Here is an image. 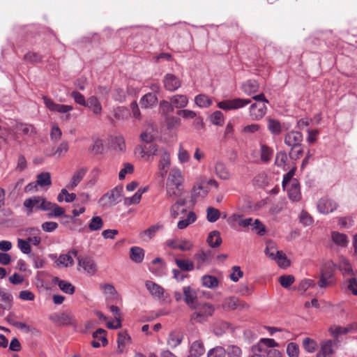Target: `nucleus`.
Wrapping results in <instances>:
<instances>
[{
  "mask_svg": "<svg viewBox=\"0 0 357 357\" xmlns=\"http://www.w3.org/2000/svg\"><path fill=\"white\" fill-rule=\"evenodd\" d=\"M191 308L195 310L190 316V321L193 324L206 321L214 312V307L207 303L195 305V307Z\"/></svg>",
  "mask_w": 357,
  "mask_h": 357,
  "instance_id": "1",
  "label": "nucleus"
},
{
  "mask_svg": "<svg viewBox=\"0 0 357 357\" xmlns=\"http://www.w3.org/2000/svg\"><path fill=\"white\" fill-rule=\"evenodd\" d=\"M303 138L301 132L294 130L287 132L284 136V144L291 148V151H294L292 154H295L296 158L301 156L303 153L301 148Z\"/></svg>",
  "mask_w": 357,
  "mask_h": 357,
  "instance_id": "2",
  "label": "nucleus"
},
{
  "mask_svg": "<svg viewBox=\"0 0 357 357\" xmlns=\"http://www.w3.org/2000/svg\"><path fill=\"white\" fill-rule=\"evenodd\" d=\"M123 188L116 186L103 195L99 199L100 205L103 208L115 206L121 202Z\"/></svg>",
  "mask_w": 357,
  "mask_h": 357,
  "instance_id": "3",
  "label": "nucleus"
},
{
  "mask_svg": "<svg viewBox=\"0 0 357 357\" xmlns=\"http://www.w3.org/2000/svg\"><path fill=\"white\" fill-rule=\"evenodd\" d=\"M251 103V99L234 98L220 101L218 103V107L223 110H234L245 107Z\"/></svg>",
  "mask_w": 357,
  "mask_h": 357,
  "instance_id": "4",
  "label": "nucleus"
},
{
  "mask_svg": "<svg viewBox=\"0 0 357 357\" xmlns=\"http://www.w3.org/2000/svg\"><path fill=\"white\" fill-rule=\"evenodd\" d=\"M189 100L187 96L182 94H176L172 96L169 102L167 100H162V105H167V109L172 112L174 108L183 109L188 104Z\"/></svg>",
  "mask_w": 357,
  "mask_h": 357,
  "instance_id": "5",
  "label": "nucleus"
},
{
  "mask_svg": "<svg viewBox=\"0 0 357 357\" xmlns=\"http://www.w3.org/2000/svg\"><path fill=\"white\" fill-rule=\"evenodd\" d=\"M278 346V343L276 342L274 339L261 338L257 344H254L252 347V351L256 356H260L263 352L268 351L266 349H274Z\"/></svg>",
  "mask_w": 357,
  "mask_h": 357,
  "instance_id": "6",
  "label": "nucleus"
},
{
  "mask_svg": "<svg viewBox=\"0 0 357 357\" xmlns=\"http://www.w3.org/2000/svg\"><path fill=\"white\" fill-rule=\"evenodd\" d=\"M337 344L331 340H326L321 342L320 349L316 357H333L336 351Z\"/></svg>",
  "mask_w": 357,
  "mask_h": 357,
  "instance_id": "7",
  "label": "nucleus"
},
{
  "mask_svg": "<svg viewBox=\"0 0 357 357\" xmlns=\"http://www.w3.org/2000/svg\"><path fill=\"white\" fill-rule=\"evenodd\" d=\"M43 99L46 107L52 112L67 114L73 109V107L71 105L56 103L52 99L45 96L43 97Z\"/></svg>",
  "mask_w": 357,
  "mask_h": 357,
  "instance_id": "8",
  "label": "nucleus"
},
{
  "mask_svg": "<svg viewBox=\"0 0 357 357\" xmlns=\"http://www.w3.org/2000/svg\"><path fill=\"white\" fill-rule=\"evenodd\" d=\"M158 155L160 156L158 165L159 174L163 178L165 177L170 166V155L167 149L161 148Z\"/></svg>",
  "mask_w": 357,
  "mask_h": 357,
  "instance_id": "9",
  "label": "nucleus"
},
{
  "mask_svg": "<svg viewBox=\"0 0 357 357\" xmlns=\"http://www.w3.org/2000/svg\"><path fill=\"white\" fill-rule=\"evenodd\" d=\"M162 82L165 89L169 92L176 91L181 86L180 78L172 73H167L164 76Z\"/></svg>",
  "mask_w": 357,
  "mask_h": 357,
  "instance_id": "10",
  "label": "nucleus"
},
{
  "mask_svg": "<svg viewBox=\"0 0 357 357\" xmlns=\"http://www.w3.org/2000/svg\"><path fill=\"white\" fill-rule=\"evenodd\" d=\"M318 211L322 214H328L333 212L338 206L337 204L333 199L324 197L317 202Z\"/></svg>",
  "mask_w": 357,
  "mask_h": 357,
  "instance_id": "11",
  "label": "nucleus"
},
{
  "mask_svg": "<svg viewBox=\"0 0 357 357\" xmlns=\"http://www.w3.org/2000/svg\"><path fill=\"white\" fill-rule=\"evenodd\" d=\"M267 112V107L263 102H255L250 105V116L253 121L261 119Z\"/></svg>",
  "mask_w": 357,
  "mask_h": 357,
  "instance_id": "12",
  "label": "nucleus"
},
{
  "mask_svg": "<svg viewBox=\"0 0 357 357\" xmlns=\"http://www.w3.org/2000/svg\"><path fill=\"white\" fill-rule=\"evenodd\" d=\"M78 266L90 275H93L97 271V266L94 260L88 256L77 257Z\"/></svg>",
  "mask_w": 357,
  "mask_h": 357,
  "instance_id": "13",
  "label": "nucleus"
},
{
  "mask_svg": "<svg viewBox=\"0 0 357 357\" xmlns=\"http://www.w3.org/2000/svg\"><path fill=\"white\" fill-rule=\"evenodd\" d=\"M185 208V202L183 200L177 201L170 208V215L173 219L183 218V216L187 215Z\"/></svg>",
  "mask_w": 357,
  "mask_h": 357,
  "instance_id": "14",
  "label": "nucleus"
},
{
  "mask_svg": "<svg viewBox=\"0 0 357 357\" xmlns=\"http://www.w3.org/2000/svg\"><path fill=\"white\" fill-rule=\"evenodd\" d=\"M160 149L161 148L154 144L139 145L136 148V151H139L142 158L157 155L159 154Z\"/></svg>",
  "mask_w": 357,
  "mask_h": 357,
  "instance_id": "15",
  "label": "nucleus"
},
{
  "mask_svg": "<svg viewBox=\"0 0 357 357\" xmlns=\"http://www.w3.org/2000/svg\"><path fill=\"white\" fill-rule=\"evenodd\" d=\"M267 129L273 135H279L286 130L284 124L276 119L266 117Z\"/></svg>",
  "mask_w": 357,
  "mask_h": 357,
  "instance_id": "16",
  "label": "nucleus"
},
{
  "mask_svg": "<svg viewBox=\"0 0 357 357\" xmlns=\"http://www.w3.org/2000/svg\"><path fill=\"white\" fill-rule=\"evenodd\" d=\"M40 196H33L24 201L23 206L26 209L27 215H31L33 211H40L38 206L41 202Z\"/></svg>",
  "mask_w": 357,
  "mask_h": 357,
  "instance_id": "17",
  "label": "nucleus"
},
{
  "mask_svg": "<svg viewBox=\"0 0 357 357\" xmlns=\"http://www.w3.org/2000/svg\"><path fill=\"white\" fill-rule=\"evenodd\" d=\"M183 183V176L181 172L177 168H172L167 178L168 185L175 186L178 190Z\"/></svg>",
  "mask_w": 357,
  "mask_h": 357,
  "instance_id": "18",
  "label": "nucleus"
},
{
  "mask_svg": "<svg viewBox=\"0 0 357 357\" xmlns=\"http://www.w3.org/2000/svg\"><path fill=\"white\" fill-rule=\"evenodd\" d=\"M167 245L172 249H178L181 251H189L193 247L192 243L188 240L179 241L176 239H171L167 241Z\"/></svg>",
  "mask_w": 357,
  "mask_h": 357,
  "instance_id": "19",
  "label": "nucleus"
},
{
  "mask_svg": "<svg viewBox=\"0 0 357 357\" xmlns=\"http://www.w3.org/2000/svg\"><path fill=\"white\" fill-rule=\"evenodd\" d=\"M288 197L292 202H298L301 199L300 184L296 179H294L287 189Z\"/></svg>",
  "mask_w": 357,
  "mask_h": 357,
  "instance_id": "20",
  "label": "nucleus"
},
{
  "mask_svg": "<svg viewBox=\"0 0 357 357\" xmlns=\"http://www.w3.org/2000/svg\"><path fill=\"white\" fill-rule=\"evenodd\" d=\"M145 287L148 291L151 294V296L159 299L163 297L165 290L159 284L155 283L153 281L147 280L145 282Z\"/></svg>",
  "mask_w": 357,
  "mask_h": 357,
  "instance_id": "21",
  "label": "nucleus"
},
{
  "mask_svg": "<svg viewBox=\"0 0 357 357\" xmlns=\"http://www.w3.org/2000/svg\"><path fill=\"white\" fill-rule=\"evenodd\" d=\"M228 222L230 225L237 223L239 227L247 228L251 226L253 219L252 218H243V215L241 214H233L229 218Z\"/></svg>",
  "mask_w": 357,
  "mask_h": 357,
  "instance_id": "22",
  "label": "nucleus"
},
{
  "mask_svg": "<svg viewBox=\"0 0 357 357\" xmlns=\"http://www.w3.org/2000/svg\"><path fill=\"white\" fill-rule=\"evenodd\" d=\"M268 254L269 258L275 261L280 267L287 268L289 266L290 261L282 251H276L275 253L268 252Z\"/></svg>",
  "mask_w": 357,
  "mask_h": 357,
  "instance_id": "23",
  "label": "nucleus"
},
{
  "mask_svg": "<svg viewBox=\"0 0 357 357\" xmlns=\"http://www.w3.org/2000/svg\"><path fill=\"white\" fill-rule=\"evenodd\" d=\"M183 299L185 303L190 307H195V302L197 298L196 291L190 286H185L183 288Z\"/></svg>",
  "mask_w": 357,
  "mask_h": 357,
  "instance_id": "24",
  "label": "nucleus"
},
{
  "mask_svg": "<svg viewBox=\"0 0 357 357\" xmlns=\"http://www.w3.org/2000/svg\"><path fill=\"white\" fill-rule=\"evenodd\" d=\"M52 282L57 284L59 289L66 294L72 295L75 291V288L72 283L64 280H61L58 277L54 278Z\"/></svg>",
  "mask_w": 357,
  "mask_h": 357,
  "instance_id": "25",
  "label": "nucleus"
},
{
  "mask_svg": "<svg viewBox=\"0 0 357 357\" xmlns=\"http://www.w3.org/2000/svg\"><path fill=\"white\" fill-rule=\"evenodd\" d=\"M84 107H88L96 115L100 114L102 110L101 103L96 96H90Z\"/></svg>",
  "mask_w": 357,
  "mask_h": 357,
  "instance_id": "26",
  "label": "nucleus"
},
{
  "mask_svg": "<svg viewBox=\"0 0 357 357\" xmlns=\"http://www.w3.org/2000/svg\"><path fill=\"white\" fill-rule=\"evenodd\" d=\"M247 305L246 303L241 302L236 297H229L224 300L222 303V307L225 310H235L238 307L243 308Z\"/></svg>",
  "mask_w": 357,
  "mask_h": 357,
  "instance_id": "27",
  "label": "nucleus"
},
{
  "mask_svg": "<svg viewBox=\"0 0 357 357\" xmlns=\"http://www.w3.org/2000/svg\"><path fill=\"white\" fill-rule=\"evenodd\" d=\"M145 252L144 249L138 246H133L130 250V259L136 263L140 264L144 260Z\"/></svg>",
  "mask_w": 357,
  "mask_h": 357,
  "instance_id": "28",
  "label": "nucleus"
},
{
  "mask_svg": "<svg viewBox=\"0 0 357 357\" xmlns=\"http://www.w3.org/2000/svg\"><path fill=\"white\" fill-rule=\"evenodd\" d=\"M259 86L257 81L249 79L243 82L241 86V89L248 96L256 93L259 90Z\"/></svg>",
  "mask_w": 357,
  "mask_h": 357,
  "instance_id": "29",
  "label": "nucleus"
},
{
  "mask_svg": "<svg viewBox=\"0 0 357 357\" xmlns=\"http://www.w3.org/2000/svg\"><path fill=\"white\" fill-rule=\"evenodd\" d=\"M87 172V167H82L76 171L73 174L68 187L70 188L77 187L80 181L83 179Z\"/></svg>",
  "mask_w": 357,
  "mask_h": 357,
  "instance_id": "30",
  "label": "nucleus"
},
{
  "mask_svg": "<svg viewBox=\"0 0 357 357\" xmlns=\"http://www.w3.org/2000/svg\"><path fill=\"white\" fill-rule=\"evenodd\" d=\"M177 227L179 229H184L190 224L195 222L197 220V215L193 211H188L187 215L183 216V218H179Z\"/></svg>",
  "mask_w": 357,
  "mask_h": 357,
  "instance_id": "31",
  "label": "nucleus"
},
{
  "mask_svg": "<svg viewBox=\"0 0 357 357\" xmlns=\"http://www.w3.org/2000/svg\"><path fill=\"white\" fill-rule=\"evenodd\" d=\"M47 216L49 218H57V217H63V218H72L70 215H66L65 214V210L59 206L58 204L54 203L52 204V206H51L50 211H48V213L47 214Z\"/></svg>",
  "mask_w": 357,
  "mask_h": 357,
  "instance_id": "32",
  "label": "nucleus"
},
{
  "mask_svg": "<svg viewBox=\"0 0 357 357\" xmlns=\"http://www.w3.org/2000/svg\"><path fill=\"white\" fill-rule=\"evenodd\" d=\"M331 238L335 245L342 248L347 247L349 244L348 236L346 234L338 231H332Z\"/></svg>",
  "mask_w": 357,
  "mask_h": 357,
  "instance_id": "33",
  "label": "nucleus"
},
{
  "mask_svg": "<svg viewBox=\"0 0 357 357\" xmlns=\"http://www.w3.org/2000/svg\"><path fill=\"white\" fill-rule=\"evenodd\" d=\"M205 352L204 344L200 340L193 342L190 348V354L191 357H200Z\"/></svg>",
  "mask_w": 357,
  "mask_h": 357,
  "instance_id": "34",
  "label": "nucleus"
},
{
  "mask_svg": "<svg viewBox=\"0 0 357 357\" xmlns=\"http://www.w3.org/2000/svg\"><path fill=\"white\" fill-rule=\"evenodd\" d=\"M216 175L222 180H228L230 178V172L226 165L222 162H217L215 165Z\"/></svg>",
  "mask_w": 357,
  "mask_h": 357,
  "instance_id": "35",
  "label": "nucleus"
},
{
  "mask_svg": "<svg viewBox=\"0 0 357 357\" xmlns=\"http://www.w3.org/2000/svg\"><path fill=\"white\" fill-rule=\"evenodd\" d=\"M158 102V98L155 94L148 93L143 96L140 100L142 107L149 108L155 105Z\"/></svg>",
  "mask_w": 357,
  "mask_h": 357,
  "instance_id": "36",
  "label": "nucleus"
},
{
  "mask_svg": "<svg viewBox=\"0 0 357 357\" xmlns=\"http://www.w3.org/2000/svg\"><path fill=\"white\" fill-rule=\"evenodd\" d=\"M183 338V334L179 331H172L167 339V344L171 348H176L182 342Z\"/></svg>",
  "mask_w": 357,
  "mask_h": 357,
  "instance_id": "37",
  "label": "nucleus"
},
{
  "mask_svg": "<svg viewBox=\"0 0 357 357\" xmlns=\"http://www.w3.org/2000/svg\"><path fill=\"white\" fill-rule=\"evenodd\" d=\"M162 226L161 225L157 224L149 227L147 229H145L140 234L141 238L145 241H148L151 240L156 233L162 229Z\"/></svg>",
  "mask_w": 357,
  "mask_h": 357,
  "instance_id": "38",
  "label": "nucleus"
},
{
  "mask_svg": "<svg viewBox=\"0 0 357 357\" xmlns=\"http://www.w3.org/2000/svg\"><path fill=\"white\" fill-rule=\"evenodd\" d=\"M208 192V190L204 185V182H199L195 184L192 190V197L197 199L198 197H204Z\"/></svg>",
  "mask_w": 357,
  "mask_h": 357,
  "instance_id": "39",
  "label": "nucleus"
},
{
  "mask_svg": "<svg viewBox=\"0 0 357 357\" xmlns=\"http://www.w3.org/2000/svg\"><path fill=\"white\" fill-rule=\"evenodd\" d=\"M55 264L58 267H69L74 264V260L69 254H61L55 261Z\"/></svg>",
  "mask_w": 357,
  "mask_h": 357,
  "instance_id": "40",
  "label": "nucleus"
},
{
  "mask_svg": "<svg viewBox=\"0 0 357 357\" xmlns=\"http://www.w3.org/2000/svg\"><path fill=\"white\" fill-rule=\"evenodd\" d=\"M206 242L211 248L220 246L222 243L220 232L217 230L211 231L207 237Z\"/></svg>",
  "mask_w": 357,
  "mask_h": 357,
  "instance_id": "41",
  "label": "nucleus"
},
{
  "mask_svg": "<svg viewBox=\"0 0 357 357\" xmlns=\"http://www.w3.org/2000/svg\"><path fill=\"white\" fill-rule=\"evenodd\" d=\"M195 259L197 261L199 266H203L211 262V251L200 250L195 255Z\"/></svg>",
  "mask_w": 357,
  "mask_h": 357,
  "instance_id": "42",
  "label": "nucleus"
},
{
  "mask_svg": "<svg viewBox=\"0 0 357 357\" xmlns=\"http://www.w3.org/2000/svg\"><path fill=\"white\" fill-rule=\"evenodd\" d=\"M202 286L208 289H215L219 284L216 277L211 275H204L201 278Z\"/></svg>",
  "mask_w": 357,
  "mask_h": 357,
  "instance_id": "43",
  "label": "nucleus"
},
{
  "mask_svg": "<svg viewBox=\"0 0 357 357\" xmlns=\"http://www.w3.org/2000/svg\"><path fill=\"white\" fill-rule=\"evenodd\" d=\"M195 104L200 108H206L212 105V100L205 94H199L195 97Z\"/></svg>",
  "mask_w": 357,
  "mask_h": 357,
  "instance_id": "44",
  "label": "nucleus"
},
{
  "mask_svg": "<svg viewBox=\"0 0 357 357\" xmlns=\"http://www.w3.org/2000/svg\"><path fill=\"white\" fill-rule=\"evenodd\" d=\"M332 275V273L330 271H322L318 282L319 287L321 288H326L331 286L332 284L331 280Z\"/></svg>",
  "mask_w": 357,
  "mask_h": 357,
  "instance_id": "45",
  "label": "nucleus"
},
{
  "mask_svg": "<svg viewBox=\"0 0 357 357\" xmlns=\"http://www.w3.org/2000/svg\"><path fill=\"white\" fill-rule=\"evenodd\" d=\"M261 160L264 162H268L273 155V151L266 144H261L260 145Z\"/></svg>",
  "mask_w": 357,
  "mask_h": 357,
  "instance_id": "46",
  "label": "nucleus"
},
{
  "mask_svg": "<svg viewBox=\"0 0 357 357\" xmlns=\"http://www.w3.org/2000/svg\"><path fill=\"white\" fill-rule=\"evenodd\" d=\"M36 183L41 187L50 186L52 184L51 174L49 172H42L37 175Z\"/></svg>",
  "mask_w": 357,
  "mask_h": 357,
  "instance_id": "47",
  "label": "nucleus"
},
{
  "mask_svg": "<svg viewBox=\"0 0 357 357\" xmlns=\"http://www.w3.org/2000/svg\"><path fill=\"white\" fill-rule=\"evenodd\" d=\"M104 225L103 220L101 217L94 215L89 223V229L91 231H98L102 228Z\"/></svg>",
  "mask_w": 357,
  "mask_h": 357,
  "instance_id": "48",
  "label": "nucleus"
},
{
  "mask_svg": "<svg viewBox=\"0 0 357 357\" xmlns=\"http://www.w3.org/2000/svg\"><path fill=\"white\" fill-rule=\"evenodd\" d=\"M17 129L29 137H33L36 133L35 128L31 124L19 123L17 125Z\"/></svg>",
  "mask_w": 357,
  "mask_h": 357,
  "instance_id": "49",
  "label": "nucleus"
},
{
  "mask_svg": "<svg viewBox=\"0 0 357 357\" xmlns=\"http://www.w3.org/2000/svg\"><path fill=\"white\" fill-rule=\"evenodd\" d=\"M177 266L183 271H190L194 269V264L189 259H175Z\"/></svg>",
  "mask_w": 357,
  "mask_h": 357,
  "instance_id": "50",
  "label": "nucleus"
},
{
  "mask_svg": "<svg viewBox=\"0 0 357 357\" xmlns=\"http://www.w3.org/2000/svg\"><path fill=\"white\" fill-rule=\"evenodd\" d=\"M76 199L75 193H69L66 189H62L57 196V200L62 202L63 200L67 203L73 202Z\"/></svg>",
  "mask_w": 357,
  "mask_h": 357,
  "instance_id": "51",
  "label": "nucleus"
},
{
  "mask_svg": "<svg viewBox=\"0 0 357 357\" xmlns=\"http://www.w3.org/2000/svg\"><path fill=\"white\" fill-rule=\"evenodd\" d=\"M303 347L307 352L313 353L317 350L318 345L314 340L310 337H305L303 340Z\"/></svg>",
  "mask_w": 357,
  "mask_h": 357,
  "instance_id": "52",
  "label": "nucleus"
},
{
  "mask_svg": "<svg viewBox=\"0 0 357 357\" xmlns=\"http://www.w3.org/2000/svg\"><path fill=\"white\" fill-rule=\"evenodd\" d=\"M220 216V211L212 206H210L206 210V219L209 222H216Z\"/></svg>",
  "mask_w": 357,
  "mask_h": 357,
  "instance_id": "53",
  "label": "nucleus"
},
{
  "mask_svg": "<svg viewBox=\"0 0 357 357\" xmlns=\"http://www.w3.org/2000/svg\"><path fill=\"white\" fill-rule=\"evenodd\" d=\"M17 248L24 255H30L31 252V246L27 239L18 238Z\"/></svg>",
  "mask_w": 357,
  "mask_h": 357,
  "instance_id": "54",
  "label": "nucleus"
},
{
  "mask_svg": "<svg viewBox=\"0 0 357 357\" xmlns=\"http://www.w3.org/2000/svg\"><path fill=\"white\" fill-rule=\"evenodd\" d=\"M225 356L226 349L221 346L215 347L207 353V357H225Z\"/></svg>",
  "mask_w": 357,
  "mask_h": 357,
  "instance_id": "55",
  "label": "nucleus"
},
{
  "mask_svg": "<svg viewBox=\"0 0 357 357\" xmlns=\"http://www.w3.org/2000/svg\"><path fill=\"white\" fill-rule=\"evenodd\" d=\"M315 286L316 284L313 280L305 279L301 281L297 287V289L301 293H304L308 288L314 287Z\"/></svg>",
  "mask_w": 357,
  "mask_h": 357,
  "instance_id": "56",
  "label": "nucleus"
},
{
  "mask_svg": "<svg viewBox=\"0 0 357 357\" xmlns=\"http://www.w3.org/2000/svg\"><path fill=\"white\" fill-rule=\"evenodd\" d=\"M226 349V354L228 357H241L242 351L236 345H229Z\"/></svg>",
  "mask_w": 357,
  "mask_h": 357,
  "instance_id": "57",
  "label": "nucleus"
},
{
  "mask_svg": "<svg viewBox=\"0 0 357 357\" xmlns=\"http://www.w3.org/2000/svg\"><path fill=\"white\" fill-rule=\"evenodd\" d=\"M252 230L255 231L257 234L262 236L265 234L266 229L264 225L258 219L253 220L251 225Z\"/></svg>",
  "mask_w": 357,
  "mask_h": 357,
  "instance_id": "58",
  "label": "nucleus"
},
{
  "mask_svg": "<svg viewBox=\"0 0 357 357\" xmlns=\"http://www.w3.org/2000/svg\"><path fill=\"white\" fill-rule=\"evenodd\" d=\"M329 331L333 336L337 337L341 335L347 333L349 331V329L347 327L333 326L330 328Z\"/></svg>",
  "mask_w": 357,
  "mask_h": 357,
  "instance_id": "59",
  "label": "nucleus"
},
{
  "mask_svg": "<svg viewBox=\"0 0 357 357\" xmlns=\"http://www.w3.org/2000/svg\"><path fill=\"white\" fill-rule=\"evenodd\" d=\"M287 354L289 357H298L299 355L298 345L295 342H290L287 347Z\"/></svg>",
  "mask_w": 357,
  "mask_h": 357,
  "instance_id": "60",
  "label": "nucleus"
},
{
  "mask_svg": "<svg viewBox=\"0 0 357 357\" xmlns=\"http://www.w3.org/2000/svg\"><path fill=\"white\" fill-rule=\"evenodd\" d=\"M105 333V331L102 328H98L93 333V339L100 340L101 344L103 347L107 345V342H108Z\"/></svg>",
  "mask_w": 357,
  "mask_h": 357,
  "instance_id": "61",
  "label": "nucleus"
},
{
  "mask_svg": "<svg viewBox=\"0 0 357 357\" xmlns=\"http://www.w3.org/2000/svg\"><path fill=\"white\" fill-rule=\"evenodd\" d=\"M112 143L115 149L119 151H123L125 149V141L122 135L114 137L112 139Z\"/></svg>",
  "mask_w": 357,
  "mask_h": 357,
  "instance_id": "62",
  "label": "nucleus"
},
{
  "mask_svg": "<svg viewBox=\"0 0 357 357\" xmlns=\"http://www.w3.org/2000/svg\"><path fill=\"white\" fill-rule=\"evenodd\" d=\"M211 121L214 125L222 126L224 122V116L222 112L218 110L214 112L211 115Z\"/></svg>",
  "mask_w": 357,
  "mask_h": 357,
  "instance_id": "63",
  "label": "nucleus"
},
{
  "mask_svg": "<svg viewBox=\"0 0 357 357\" xmlns=\"http://www.w3.org/2000/svg\"><path fill=\"white\" fill-rule=\"evenodd\" d=\"M295 278L291 275H284L280 277L279 282L281 286L284 288H288L291 284L294 283Z\"/></svg>",
  "mask_w": 357,
  "mask_h": 357,
  "instance_id": "64",
  "label": "nucleus"
}]
</instances>
